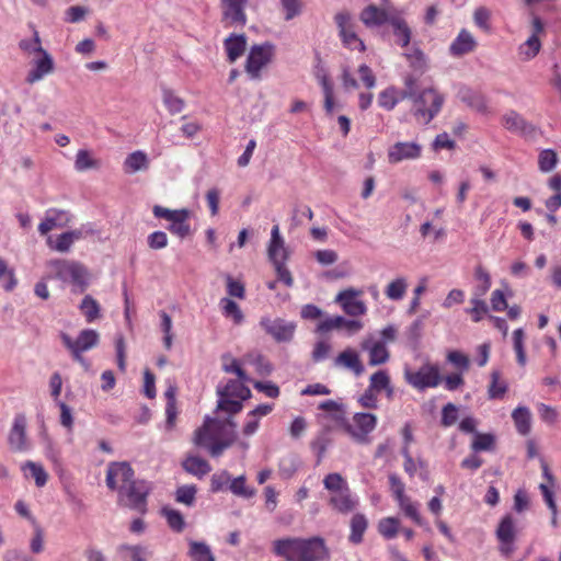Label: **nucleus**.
Instances as JSON below:
<instances>
[{"mask_svg":"<svg viewBox=\"0 0 561 561\" xmlns=\"http://www.w3.org/2000/svg\"><path fill=\"white\" fill-rule=\"evenodd\" d=\"M495 534L500 552L506 558L511 557L515 551L514 542L517 535L516 520L511 514L503 516Z\"/></svg>","mask_w":561,"mask_h":561,"instance_id":"12","label":"nucleus"},{"mask_svg":"<svg viewBox=\"0 0 561 561\" xmlns=\"http://www.w3.org/2000/svg\"><path fill=\"white\" fill-rule=\"evenodd\" d=\"M150 160L148 154L142 150H136L127 154L123 162V170L127 174L144 172L149 169Z\"/></svg>","mask_w":561,"mask_h":561,"instance_id":"26","label":"nucleus"},{"mask_svg":"<svg viewBox=\"0 0 561 561\" xmlns=\"http://www.w3.org/2000/svg\"><path fill=\"white\" fill-rule=\"evenodd\" d=\"M162 515L167 519V523L172 530L181 533L184 529V517L179 511L170 507H164L162 510Z\"/></svg>","mask_w":561,"mask_h":561,"instance_id":"57","label":"nucleus"},{"mask_svg":"<svg viewBox=\"0 0 561 561\" xmlns=\"http://www.w3.org/2000/svg\"><path fill=\"white\" fill-rule=\"evenodd\" d=\"M408 279L404 276L393 278L385 288V295L393 301L402 300L408 290Z\"/></svg>","mask_w":561,"mask_h":561,"instance_id":"40","label":"nucleus"},{"mask_svg":"<svg viewBox=\"0 0 561 561\" xmlns=\"http://www.w3.org/2000/svg\"><path fill=\"white\" fill-rule=\"evenodd\" d=\"M516 431L518 434L526 436L531 431V412L527 407L518 405L512 412Z\"/></svg>","mask_w":561,"mask_h":561,"instance_id":"34","label":"nucleus"},{"mask_svg":"<svg viewBox=\"0 0 561 561\" xmlns=\"http://www.w3.org/2000/svg\"><path fill=\"white\" fill-rule=\"evenodd\" d=\"M541 49V42L536 35H530L523 44L518 47V55L522 60L528 61L535 58Z\"/></svg>","mask_w":561,"mask_h":561,"instance_id":"44","label":"nucleus"},{"mask_svg":"<svg viewBox=\"0 0 561 561\" xmlns=\"http://www.w3.org/2000/svg\"><path fill=\"white\" fill-rule=\"evenodd\" d=\"M8 439L13 450L22 451L26 449V417L24 414H16L14 416Z\"/></svg>","mask_w":561,"mask_h":561,"instance_id":"24","label":"nucleus"},{"mask_svg":"<svg viewBox=\"0 0 561 561\" xmlns=\"http://www.w3.org/2000/svg\"><path fill=\"white\" fill-rule=\"evenodd\" d=\"M55 70V62L53 56L45 51L44 54L32 58L31 69L27 71L25 81L28 84H34L43 80Z\"/></svg>","mask_w":561,"mask_h":561,"instance_id":"16","label":"nucleus"},{"mask_svg":"<svg viewBox=\"0 0 561 561\" xmlns=\"http://www.w3.org/2000/svg\"><path fill=\"white\" fill-rule=\"evenodd\" d=\"M150 492V485L144 480H134L121 492H118L119 501L128 507L144 513L146 511V501Z\"/></svg>","mask_w":561,"mask_h":561,"instance_id":"9","label":"nucleus"},{"mask_svg":"<svg viewBox=\"0 0 561 561\" xmlns=\"http://www.w3.org/2000/svg\"><path fill=\"white\" fill-rule=\"evenodd\" d=\"M187 553L192 561H215L210 547L204 541L191 540Z\"/></svg>","mask_w":561,"mask_h":561,"instance_id":"38","label":"nucleus"},{"mask_svg":"<svg viewBox=\"0 0 561 561\" xmlns=\"http://www.w3.org/2000/svg\"><path fill=\"white\" fill-rule=\"evenodd\" d=\"M409 92H401L396 87H388L378 95V105L387 111H391L398 103L407 99Z\"/></svg>","mask_w":561,"mask_h":561,"instance_id":"31","label":"nucleus"},{"mask_svg":"<svg viewBox=\"0 0 561 561\" xmlns=\"http://www.w3.org/2000/svg\"><path fill=\"white\" fill-rule=\"evenodd\" d=\"M152 211L157 218H163L170 222L168 230L172 234L184 239L192 233L191 225L188 224V219L192 216V211L190 209H169L156 205Z\"/></svg>","mask_w":561,"mask_h":561,"instance_id":"6","label":"nucleus"},{"mask_svg":"<svg viewBox=\"0 0 561 561\" xmlns=\"http://www.w3.org/2000/svg\"><path fill=\"white\" fill-rule=\"evenodd\" d=\"M474 286L472 288V297H481L490 290L492 280L490 273L482 266L477 265L473 272Z\"/></svg>","mask_w":561,"mask_h":561,"instance_id":"33","label":"nucleus"},{"mask_svg":"<svg viewBox=\"0 0 561 561\" xmlns=\"http://www.w3.org/2000/svg\"><path fill=\"white\" fill-rule=\"evenodd\" d=\"M422 154V146L416 141H398L388 149V161L397 164L407 160H416Z\"/></svg>","mask_w":561,"mask_h":561,"instance_id":"15","label":"nucleus"},{"mask_svg":"<svg viewBox=\"0 0 561 561\" xmlns=\"http://www.w3.org/2000/svg\"><path fill=\"white\" fill-rule=\"evenodd\" d=\"M492 11L486 7H478L472 15L474 25L485 33L492 31L491 27Z\"/></svg>","mask_w":561,"mask_h":561,"instance_id":"51","label":"nucleus"},{"mask_svg":"<svg viewBox=\"0 0 561 561\" xmlns=\"http://www.w3.org/2000/svg\"><path fill=\"white\" fill-rule=\"evenodd\" d=\"M54 276L64 283L71 284L73 291L82 293L89 285V272L84 265L76 261L53 260L48 263Z\"/></svg>","mask_w":561,"mask_h":561,"instance_id":"3","label":"nucleus"},{"mask_svg":"<svg viewBox=\"0 0 561 561\" xmlns=\"http://www.w3.org/2000/svg\"><path fill=\"white\" fill-rule=\"evenodd\" d=\"M362 290L348 288L337 294L335 301L339 302L344 312L351 317L364 316L367 312L365 302L358 297Z\"/></svg>","mask_w":561,"mask_h":561,"instance_id":"17","label":"nucleus"},{"mask_svg":"<svg viewBox=\"0 0 561 561\" xmlns=\"http://www.w3.org/2000/svg\"><path fill=\"white\" fill-rule=\"evenodd\" d=\"M118 553L128 561H148L152 551L148 546L123 543L117 547Z\"/></svg>","mask_w":561,"mask_h":561,"instance_id":"29","label":"nucleus"},{"mask_svg":"<svg viewBox=\"0 0 561 561\" xmlns=\"http://www.w3.org/2000/svg\"><path fill=\"white\" fill-rule=\"evenodd\" d=\"M513 347L516 353L517 363L520 366H525L527 358H526V352H525V332L523 329H516L513 332Z\"/></svg>","mask_w":561,"mask_h":561,"instance_id":"55","label":"nucleus"},{"mask_svg":"<svg viewBox=\"0 0 561 561\" xmlns=\"http://www.w3.org/2000/svg\"><path fill=\"white\" fill-rule=\"evenodd\" d=\"M397 503L405 517L410 518L416 525H423V518L420 513L421 504L419 502L413 501L407 495L403 499H399Z\"/></svg>","mask_w":561,"mask_h":561,"instance_id":"37","label":"nucleus"},{"mask_svg":"<svg viewBox=\"0 0 561 561\" xmlns=\"http://www.w3.org/2000/svg\"><path fill=\"white\" fill-rule=\"evenodd\" d=\"M182 466L186 472L197 478H203L211 470L210 465L198 456H187Z\"/></svg>","mask_w":561,"mask_h":561,"instance_id":"36","label":"nucleus"},{"mask_svg":"<svg viewBox=\"0 0 561 561\" xmlns=\"http://www.w3.org/2000/svg\"><path fill=\"white\" fill-rule=\"evenodd\" d=\"M323 485L331 495L350 488L347 481L337 472L327 474L323 479Z\"/></svg>","mask_w":561,"mask_h":561,"instance_id":"54","label":"nucleus"},{"mask_svg":"<svg viewBox=\"0 0 561 561\" xmlns=\"http://www.w3.org/2000/svg\"><path fill=\"white\" fill-rule=\"evenodd\" d=\"M404 377L408 383L421 391L435 388L442 381L438 367L430 364L423 365L417 371L405 369Z\"/></svg>","mask_w":561,"mask_h":561,"instance_id":"11","label":"nucleus"},{"mask_svg":"<svg viewBox=\"0 0 561 561\" xmlns=\"http://www.w3.org/2000/svg\"><path fill=\"white\" fill-rule=\"evenodd\" d=\"M345 322V318L342 316L328 317L320 321L317 325V332L325 333L332 330L342 329Z\"/></svg>","mask_w":561,"mask_h":561,"instance_id":"63","label":"nucleus"},{"mask_svg":"<svg viewBox=\"0 0 561 561\" xmlns=\"http://www.w3.org/2000/svg\"><path fill=\"white\" fill-rule=\"evenodd\" d=\"M476 45L477 42L473 35L469 31L463 28L459 32L457 37L450 44L449 51L453 56L458 57L472 51Z\"/></svg>","mask_w":561,"mask_h":561,"instance_id":"30","label":"nucleus"},{"mask_svg":"<svg viewBox=\"0 0 561 561\" xmlns=\"http://www.w3.org/2000/svg\"><path fill=\"white\" fill-rule=\"evenodd\" d=\"M260 325L278 343L291 341L296 331L295 322L282 318L263 317L260 320Z\"/></svg>","mask_w":561,"mask_h":561,"instance_id":"13","label":"nucleus"},{"mask_svg":"<svg viewBox=\"0 0 561 561\" xmlns=\"http://www.w3.org/2000/svg\"><path fill=\"white\" fill-rule=\"evenodd\" d=\"M275 47L271 43L253 45L245 61V71L252 80L261 78V71L273 59Z\"/></svg>","mask_w":561,"mask_h":561,"instance_id":"7","label":"nucleus"},{"mask_svg":"<svg viewBox=\"0 0 561 561\" xmlns=\"http://www.w3.org/2000/svg\"><path fill=\"white\" fill-rule=\"evenodd\" d=\"M196 491L194 485H182L176 490L175 499L179 503L191 506L195 502Z\"/></svg>","mask_w":561,"mask_h":561,"instance_id":"64","label":"nucleus"},{"mask_svg":"<svg viewBox=\"0 0 561 561\" xmlns=\"http://www.w3.org/2000/svg\"><path fill=\"white\" fill-rule=\"evenodd\" d=\"M231 476L227 470L214 473L210 478V491L214 493L229 489Z\"/></svg>","mask_w":561,"mask_h":561,"instance_id":"60","label":"nucleus"},{"mask_svg":"<svg viewBox=\"0 0 561 561\" xmlns=\"http://www.w3.org/2000/svg\"><path fill=\"white\" fill-rule=\"evenodd\" d=\"M242 380H229L226 386L217 388V394L231 397L244 401L251 397V390Z\"/></svg>","mask_w":561,"mask_h":561,"instance_id":"32","label":"nucleus"},{"mask_svg":"<svg viewBox=\"0 0 561 561\" xmlns=\"http://www.w3.org/2000/svg\"><path fill=\"white\" fill-rule=\"evenodd\" d=\"M248 0H221L222 16L232 25L247 23L245 5Z\"/></svg>","mask_w":561,"mask_h":561,"instance_id":"21","label":"nucleus"},{"mask_svg":"<svg viewBox=\"0 0 561 561\" xmlns=\"http://www.w3.org/2000/svg\"><path fill=\"white\" fill-rule=\"evenodd\" d=\"M222 316L231 319L234 324H241L244 320V316L239 305L230 298L224 297L219 301Z\"/></svg>","mask_w":561,"mask_h":561,"instance_id":"43","label":"nucleus"},{"mask_svg":"<svg viewBox=\"0 0 561 561\" xmlns=\"http://www.w3.org/2000/svg\"><path fill=\"white\" fill-rule=\"evenodd\" d=\"M507 391V383L501 380V374L497 370L491 374V383L488 389V396L490 399H501Z\"/></svg>","mask_w":561,"mask_h":561,"instance_id":"52","label":"nucleus"},{"mask_svg":"<svg viewBox=\"0 0 561 561\" xmlns=\"http://www.w3.org/2000/svg\"><path fill=\"white\" fill-rule=\"evenodd\" d=\"M221 362H222V369L225 373L236 374L238 379H240L242 381L250 380V378L248 377L245 371L240 366L239 360L233 358L230 354L222 355Z\"/></svg>","mask_w":561,"mask_h":561,"instance_id":"53","label":"nucleus"},{"mask_svg":"<svg viewBox=\"0 0 561 561\" xmlns=\"http://www.w3.org/2000/svg\"><path fill=\"white\" fill-rule=\"evenodd\" d=\"M329 504L339 513L348 514L353 512L358 505V499L352 494L348 488L330 495Z\"/></svg>","mask_w":561,"mask_h":561,"instance_id":"25","label":"nucleus"},{"mask_svg":"<svg viewBox=\"0 0 561 561\" xmlns=\"http://www.w3.org/2000/svg\"><path fill=\"white\" fill-rule=\"evenodd\" d=\"M134 480L135 473L128 462L113 461L108 463L105 479L108 489L121 492Z\"/></svg>","mask_w":561,"mask_h":561,"instance_id":"10","label":"nucleus"},{"mask_svg":"<svg viewBox=\"0 0 561 561\" xmlns=\"http://www.w3.org/2000/svg\"><path fill=\"white\" fill-rule=\"evenodd\" d=\"M236 426L230 417L219 420L206 416L203 425L195 432L194 443L206 448L213 457H219L237 440Z\"/></svg>","mask_w":561,"mask_h":561,"instance_id":"1","label":"nucleus"},{"mask_svg":"<svg viewBox=\"0 0 561 561\" xmlns=\"http://www.w3.org/2000/svg\"><path fill=\"white\" fill-rule=\"evenodd\" d=\"M229 490L236 496L243 499H251L256 493L253 488L247 485V478L243 474L231 479Z\"/></svg>","mask_w":561,"mask_h":561,"instance_id":"47","label":"nucleus"},{"mask_svg":"<svg viewBox=\"0 0 561 561\" xmlns=\"http://www.w3.org/2000/svg\"><path fill=\"white\" fill-rule=\"evenodd\" d=\"M276 556L287 561H322L328 558V549L321 538L287 537L273 542Z\"/></svg>","mask_w":561,"mask_h":561,"instance_id":"2","label":"nucleus"},{"mask_svg":"<svg viewBox=\"0 0 561 561\" xmlns=\"http://www.w3.org/2000/svg\"><path fill=\"white\" fill-rule=\"evenodd\" d=\"M60 339L70 353H84L94 348L99 344L100 334L93 329H83L80 331L76 340L67 333H61Z\"/></svg>","mask_w":561,"mask_h":561,"instance_id":"14","label":"nucleus"},{"mask_svg":"<svg viewBox=\"0 0 561 561\" xmlns=\"http://www.w3.org/2000/svg\"><path fill=\"white\" fill-rule=\"evenodd\" d=\"M396 13L390 10L370 4L360 12L359 19L367 27H376L385 23L390 24V19Z\"/></svg>","mask_w":561,"mask_h":561,"instance_id":"23","label":"nucleus"},{"mask_svg":"<svg viewBox=\"0 0 561 561\" xmlns=\"http://www.w3.org/2000/svg\"><path fill=\"white\" fill-rule=\"evenodd\" d=\"M317 79L324 95V110L328 114H331L334 110L333 84L325 72L318 73Z\"/></svg>","mask_w":561,"mask_h":561,"instance_id":"46","label":"nucleus"},{"mask_svg":"<svg viewBox=\"0 0 561 561\" xmlns=\"http://www.w3.org/2000/svg\"><path fill=\"white\" fill-rule=\"evenodd\" d=\"M471 308L466 309V312L471 316L473 322H480L489 311L486 302L481 297H472L470 299Z\"/></svg>","mask_w":561,"mask_h":561,"instance_id":"56","label":"nucleus"},{"mask_svg":"<svg viewBox=\"0 0 561 561\" xmlns=\"http://www.w3.org/2000/svg\"><path fill=\"white\" fill-rule=\"evenodd\" d=\"M72 244L73 243L71 242L70 237L67 233V231L57 236L56 239H53V237L47 238V245L51 250L60 252V253L68 252L71 249Z\"/></svg>","mask_w":561,"mask_h":561,"instance_id":"61","label":"nucleus"},{"mask_svg":"<svg viewBox=\"0 0 561 561\" xmlns=\"http://www.w3.org/2000/svg\"><path fill=\"white\" fill-rule=\"evenodd\" d=\"M217 396H218L217 408H216L217 412H226L229 415H233V414L239 413L242 410L243 401L236 399V398L221 396V394H217Z\"/></svg>","mask_w":561,"mask_h":561,"instance_id":"50","label":"nucleus"},{"mask_svg":"<svg viewBox=\"0 0 561 561\" xmlns=\"http://www.w3.org/2000/svg\"><path fill=\"white\" fill-rule=\"evenodd\" d=\"M333 365L339 368L351 370L356 377L362 376L365 371V367L360 360L358 352L351 347L342 351L334 358Z\"/></svg>","mask_w":561,"mask_h":561,"instance_id":"22","label":"nucleus"},{"mask_svg":"<svg viewBox=\"0 0 561 561\" xmlns=\"http://www.w3.org/2000/svg\"><path fill=\"white\" fill-rule=\"evenodd\" d=\"M558 162V157L554 150L543 149L540 151L538 157V167L541 172L552 171Z\"/></svg>","mask_w":561,"mask_h":561,"instance_id":"59","label":"nucleus"},{"mask_svg":"<svg viewBox=\"0 0 561 561\" xmlns=\"http://www.w3.org/2000/svg\"><path fill=\"white\" fill-rule=\"evenodd\" d=\"M101 165L100 160L95 159L91 151L80 149L76 154L75 169L78 172H84L92 169H99Z\"/></svg>","mask_w":561,"mask_h":561,"instance_id":"45","label":"nucleus"},{"mask_svg":"<svg viewBox=\"0 0 561 561\" xmlns=\"http://www.w3.org/2000/svg\"><path fill=\"white\" fill-rule=\"evenodd\" d=\"M22 469L24 471H28L30 472V476L34 479L35 484L38 488H42V486H44L46 484L47 479H48V474L45 471V469L43 468V466H41V465H38L36 462H33V461H27L22 467Z\"/></svg>","mask_w":561,"mask_h":561,"instance_id":"58","label":"nucleus"},{"mask_svg":"<svg viewBox=\"0 0 561 561\" xmlns=\"http://www.w3.org/2000/svg\"><path fill=\"white\" fill-rule=\"evenodd\" d=\"M267 255L272 264L286 263L289 256L285 240L280 234L278 225L271 230V239L267 245Z\"/></svg>","mask_w":561,"mask_h":561,"instance_id":"19","label":"nucleus"},{"mask_svg":"<svg viewBox=\"0 0 561 561\" xmlns=\"http://www.w3.org/2000/svg\"><path fill=\"white\" fill-rule=\"evenodd\" d=\"M390 377L386 370H378L373 374L369 378V388L375 392L379 393L380 391L389 388Z\"/></svg>","mask_w":561,"mask_h":561,"instance_id":"62","label":"nucleus"},{"mask_svg":"<svg viewBox=\"0 0 561 561\" xmlns=\"http://www.w3.org/2000/svg\"><path fill=\"white\" fill-rule=\"evenodd\" d=\"M334 21L343 45L353 50L365 51L366 46L355 31V23L350 12L341 11L335 14Z\"/></svg>","mask_w":561,"mask_h":561,"instance_id":"8","label":"nucleus"},{"mask_svg":"<svg viewBox=\"0 0 561 561\" xmlns=\"http://www.w3.org/2000/svg\"><path fill=\"white\" fill-rule=\"evenodd\" d=\"M377 426V416L368 412L355 413L351 420H342V427L356 443H370L369 435Z\"/></svg>","mask_w":561,"mask_h":561,"instance_id":"5","label":"nucleus"},{"mask_svg":"<svg viewBox=\"0 0 561 561\" xmlns=\"http://www.w3.org/2000/svg\"><path fill=\"white\" fill-rule=\"evenodd\" d=\"M229 62H234L245 51L247 37L243 34H230L224 42Z\"/></svg>","mask_w":561,"mask_h":561,"instance_id":"28","label":"nucleus"},{"mask_svg":"<svg viewBox=\"0 0 561 561\" xmlns=\"http://www.w3.org/2000/svg\"><path fill=\"white\" fill-rule=\"evenodd\" d=\"M390 25L393 28V34L397 38V43L401 47H407L410 43L412 32L408 24L405 23V21L401 16L396 14L394 16H392V19H390Z\"/></svg>","mask_w":561,"mask_h":561,"instance_id":"39","label":"nucleus"},{"mask_svg":"<svg viewBox=\"0 0 561 561\" xmlns=\"http://www.w3.org/2000/svg\"><path fill=\"white\" fill-rule=\"evenodd\" d=\"M71 219L72 216L69 211L57 208H49L45 211L44 219L38 225V231L42 236H46L54 229L68 226Z\"/></svg>","mask_w":561,"mask_h":561,"instance_id":"18","label":"nucleus"},{"mask_svg":"<svg viewBox=\"0 0 561 561\" xmlns=\"http://www.w3.org/2000/svg\"><path fill=\"white\" fill-rule=\"evenodd\" d=\"M162 101L170 114H179L184 110L183 99L176 95L171 89H162Z\"/></svg>","mask_w":561,"mask_h":561,"instance_id":"48","label":"nucleus"},{"mask_svg":"<svg viewBox=\"0 0 561 561\" xmlns=\"http://www.w3.org/2000/svg\"><path fill=\"white\" fill-rule=\"evenodd\" d=\"M401 522L398 517L389 516L381 518L377 524V530L385 539L390 540L397 537L400 531Z\"/></svg>","mask_w":561,"mask_h":561,"instance_id":"42","label":"nucleus"},{"mask_svg":"<svg viewBox=\"0 0 561 561\" xmlns=\"http://www.w3.org/2000/svg\"><path fill=\"white\" fill-rule=\"evenodd\" d=\"M350 541L358 545L363 541L364 534L368 527V520L364 514L357 513L351 519Z\"/></svg>","mask_w":561,"mask_h":561,"instance_id":"41","label":"nucleus"},{"mask_svg":"<svg viewBox=\"0 0 561 561\" xmlns=\"http://www.w3.org/2000/svg\"><path fill=\"white\" fill-rule=\"evenodd\" d=\"M79 308L88 323L94 322L100 317V305L93 297L89 295L82 299Z\"/></svg>","mask_w":561,"mask_h":561,"instance_id":"49","label":"nucleus"},{"mask_svg":"<svg viewBox=\"0 0 561 561\" xmlns=\"http://www.w3.org/2000/svg\"><path fill=\"white\" fill-rule=\"evenodd\" d=\"M501 122L503 127L513 134L524 135L531 129L526 119L513 110L503 114Z\"/></svg>","mask_w":561,"mask_h":561,"instance_id":"27","label":"nucleus"},{"mask_svg":"<svg viewBox=\"0 0 561 561\" xmlns=\"http://www.w3.org/2000/svg\"><path fill=\"white\" fill-rule=\"evenodd\" d=\"M360 348L368 353L370 366H379L389 360L390 354L385 342L373 336L365 337L360 343Z\"/></svg>","mask_w":561,"mask_h":561,"instance_id":"20","label":"nucleus"},{"mask_svg":"<svg viewBox=\"0 0 561 561\" xmlns=\"http://www.w3.org/2000/svg\"><path fill=\"white\" fill-rule=\"evenodd\" d=\"M19 48L23 54H25L28 57H33V58L47 51L43 47L42 39L39 37V33L36 30L33 31L32 37L22 38L19 42Z\"/></svg>","mask_w":561,"mask_h":561,"instance_id":"35","label":"nucleus"},{"mask_svg":"<svg viewBox=\"0 0 561 561\" xmlns=\"http://www.w3.org/2000/svg\"><path fill=\"white\" fill-rule=\"evenodd\" d=\"M412 114L421 124H428L442 110L444 96L434 88H425L410 99Z\"/></svg>","mask_w":561,"mask_h":561,"instance_id":"4","label":"nucleus"}]
</instances>
